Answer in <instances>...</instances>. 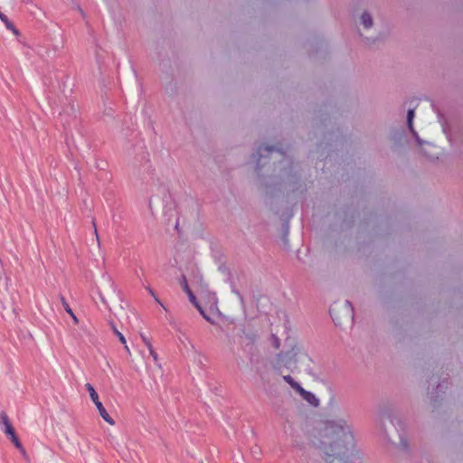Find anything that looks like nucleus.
Segmentation results:
<instances>
[{
  "mask_svg": "<svg viewBox=\"0 0 463 463\" xmlns=\"http://www.w3.org/2000/svg\"><path fill=\"white\" fill-rule=\"evenodd\" d=\"M11 441L14 443V445L19 449L23 453H25L24 448H23V445L21 443V441L19 440L18 437L15 436L14 437L13 439H11Z\"/></svg>",
  "mask_w": 463,
  "mask_h": 463,
  "instance_id": "a211bd4d",
  "label": "nucleus"
},
{
  "mask_svg": "<svg viewBox=\"0 0 463 463\" xmlns=\"http://www.w3.org/2000/svg\"><path fill=\"white\" fill-rule=\"evenodd\" d=\"M383 424L389 440L405 449L408 444L403 433V423L401 419L395 415H388Z\"/></svg>",
  "mask_w": 463,
  "mask_h": 463,
  "instance_id": "f03ea898",
  "label": "nucleus"
},
{
  "mask_svg": "<svg viewBox=\"0 0 463 463\" xmlns=\"http://www.w3.org/2000/svg\"><path fill=\"white\" fill-rule=\"evenodd\" d=\"M115 334L118 336V338L120 341V343L122 345H126L127 341H126L125 336L118 330H115Z\"/></svg>",
  "mask_w": 463,
  "mask_h": 463,
  "instance_id": "aec40b11",
  "label": "nucleus"
},
{
  "mask_svg": "<svg viewBox=\"0 0 463 463\" xmlns=\"http://www.w3.org/2000/svg\"><path fill=\"white\" fill-rule=\"evenodd\" d=\"M124 348L126 350V352L128 354H131V352H130V349L128 347V345L126 344V345H124Z\"/></svg>",
  "mask_w": 463,
  "mask_h": 463,
  "instance_id": "5701e85b",
  "label": "nucleus"
},
{
  "mask_svg": "<svg viewBox=\"0 0 463 463\" xmlns=\"http://www.w3.org/2000/svg\"><path fill=\"white\" fill-rule=\"evenodd\" d=\"M414 117H415L414 109H409L407 112V125H408V128L411 130V132L414 136H417V133L413 129V124H412Z\"/></svg>",
  "mask_w": 463,
  "mask_h": 463,
  "instance_id": "f8f14e48",
  "label": "nucleus"
},
{
  "mask_svg": "<svg viewBox=\"0 0 463 463\" xmlns=\"http://www.w3.org/2000/svg\"><path fill=\"white\" fill-rule=\"evenodd\" d=\"M2 430L7 435V437L10 439L16 436L13 426H7L6 428H2Z\"/></svg>",
  "mask_w": 463,
  "mask_h": 463,
  "instance_id": "dca6fc26",
  "label": "nucleus"
},
{
  "mask_svg": "<svg viewBox=\"0 0 463 463\" xmlns=\"http://www.w3.org/2000/svg\"><path fill=\"white\" fill-rule=\"evenodd\" d=\"M60 299H61V305L64 307L65 311L71 317V318L73 319V321L75 323H78L79 320H78L77 317L73 313L72 309L70 307L69 304L67 303V301L65 300L63 296L61 295Z\"/></svg>",
  "mask_w": 463,
  "mask_h": 463,
  "instance_id": "9b49d317",
  "label": "nucleus"
},
{
  "mask_svg": "<svg viewBox=\"0 0 463 463\" xmlns=\"http://www.w3.org/2000/svg\"><path fill=\"white\" fill-rule=\"evenodd\" d=\"M198 279L201 282L203 280L202 275L198 272L197 274Z\"/></svg>",
  "mask_w": 463,
  "mask_h": 463,
  "instance_id": "b1692460",
  "label": "nucleus"
},
{
  "mask_svg": "<svg viewBox=\"0 0 463 463\" xmlns=\"http://www.w3.org/2000/svg\"><path fill=\"white\" fill-rule=\"evenodd\" d=\"M303 400H305L308 404H310L313 407H318L319 406V399L316 397V395L308 391H306L304 388H300L297 392Z\"/></svg>",
  "mask_w": 463,
  "mask_h": 463,
  "instance_id": "6e6552de",
  "label": "nucleus"
},
{
  "mask_svg": "<svg viewBox=\"0 0 463 463\" xmlns=\"http://www.w3.org/2000/svg\"><path fill=\"white\" fill-rule=\"evenodd\" d=\"M93 225H95V222H93ZM96 227V226H94ZM95 234H96V237L98 238V232H97V228H95Z\"/></svg>",
  "mask_w": 463,
  "mask_h": 463,
  "instance_id": "393cba45",
  "label": "nucleus"
},
{
  "mask_svg": "<svg viewBox=\"0 0 463 463\" xmlns=\"http://www.w3.org/2000/svg\"><path fill=\"white\" fill-rule=\"evenodd\" d=\"M7 426H12L7 415L5 412H0V427H1V429L6 428Z\"/></svg>",
  "mask_w": 463,
  "mask_h": 463,
  "instance_id": "4468645a",
  "label": "nucleus"
},
{
  "mask_svg": "<svg viewBox=\"0 0 463 463\" xmlns=\"http://www.w3.org/2000/svg\"><path fill=\"white\" fill-rule=\"evenodd\" d=\"M345 306H346L347 307H350V303H349L348 301H346V302H345Z\"/></svg>",
  "mask_w": 463,
  "mask_h": 463,
  "instance_id": "bb28decb",
  "label": "nucleus"
},
{
  "mask_svg": "<svg viewBox=\"0 0 463 463\" xmlns=\"http://www.w3.org/2000/svg\"><path fill=\"white\" fill-rule=\"evenodd\" d=\"M112 329H113V331H114V332H115V330H118V329L115 327V326H112Z\"/></svg>",
  "mask_w": 463,
  "mask_h": 463,
  "instance_id": "cd10ccee",
  "label": "nucleus"
},
{
  "mask_svg": "<svg viewBox=\"0 0 463 463\" xmlns=\"http://www.w3.org/2000/svg\"><path fill=\"white\" fill-rule=\"evenodd\" d=\"M0 20L5 24L6 29L10 30L14 35L18 36L20 34L19 31L15 28L11 21L7 18V16L0 12Z\"/></svg>",
  "mask_w": 463,
  "mask_h": 463,
  "instance_id": "1a4fd4ad",
  "label": "nucleus"
},
{
  "mask_svg": "<svg viewBox=\"0 0 463 463\" xmlns=\"http://www.w3.org/2000/svg\"><path fill=\"white\" fill-rule=\"evenodd\" d=\"M85 387L90 393V397L91 401L96 405L101 418L106 422H108L109 425H114L115 424L114 420L109 415L106 409L104 408L102 403L99 402V395H98L97 392L95 391L94 387L90 383H86Z\"/></svg>",
  "mask_w": 463,
  "mask_h": 463,
  "instance_id": "20e7f679",
  "label": "nucleus"
},
{
  "mask_svg": "<svg viewBox=\"0 0 463 463\" xmlns=\"http://www.w3.org/2000/svg\"><path fill=\"white\" fill-rule=\"evenodd\" d=\"M301 355H306L304 347L301 345L296 344L285 353L284 359L286 363L290 365L291 362L296 363L298 361V357Z\"/></svg>",
  "mask_w": 463,
  "mask_h": 463,
  "instance_id": "423d86ee",
  "label": "nucleus"
},
{
  "mask_svg": "<svg viewBox=\"0 0 463 463\" xmlns=\"http://www.w3.org/2000/svg\"><path fill=\"white\" fill-rule=\"evenodd\" d=\"M313 443L323 453L326 463H351L361 458L350 428L342 418L322 423Z\"/></svg>",
  "mask_w": 463,
  "mask_h": 463,
  "instance_id": "f257e3e1",
  "label": "nucleus"
},
{
  "mask_svg": "<svg viewBox=\"0 0 463 463\" xmlns=\"http://www.w3.org/2000/svg\"><path fill=\"white\" fill-rule=\"evenodd\" d=\"M257 155L259 156L257 159L258 168L262 167L266 164L265 162L262 163V160L267 156H269L271 158L283 157V155L279 150L275 149L274 146H260L258 149Z\"/></svg>",
  "mask_w": 463,
  "mask_h": 463,
  "instance_id": "39448f33",
  "label": "nucleus"
},
{
  "mask_svg": "<svg viewBox=\"0 0 463 463\" xmlns=\"http://www.w3.org/2000/svg\"><path fill=\"white\" fill-rule=\"evenodd\" d=\"M140 337L143 341V343L146 345L148 348L150 355L153 357L154 361L156 362L158 360L157 354L155 352L151 341L149 338H147L144 334H140Z\"/></svg>",
  "mask_w": 463,
  "mask_h": 463,
  "instance_id": "9d476101",
  "label": "nucleus"
},
{
  "mask_svg": "<svg viewBox=\"0 0 463 463\" xmlns=\"http://www.w3.org/2000/svg\"><path fill=\"white\" fill-rule=\"evenodd\" d=\"M15 0H2V2L9 6H13Z\"/></svg>",
  "mask_w": 463,
  "mask_h": 463,
  "instance_id": "412c9836",
  "label": "nucleus"
},
{
  "mask_svg": "<svg viewBox=\"0 0 463 463\" xmlns=\"http://www.w3.org/2000/svg\"><path fill=\"white\" fill-rule=\"evenodd\" d=\"M283 379L296 392H298L301 388V385L298 382H296L290 375H285L283 376Z\"/></svg>",
  "mask_w": 463,
  "mask_h": 463,
  "instance_id": "ddd939ff",
  "label": "nucleus"
},
{
  "mask_svg": "<svg viewBox=\"0 0 463 463\" xmlns=\"http://www.w3.org/2000/svg\"><path fill=\"white\" fill-rule=\"evenodd\" d=\"M148 291L149 294H151L155 298V300L159 303V300L156 298L155 292L150 288H148Z\"/></svg>",
  "mask_w": 463,
  "mask_h": 463,
  "instance_id": "4be33fe9",
  "label": "nucleus"
},
{
  "mask_svg": "<svg viewBox=\"0 0 463 463\" xmlns=\"http://www.w3.org/2000/svg\"><path fill=\"white\" fill-rule=\"evenodd\" d=\"M359 24L364 31L373 29L374 25V18L373 13L368 10L363 11L359 17Z\"/></svg>",
  "mask_w": 463,
  "mask_h": 463,
  "instance_id": "0eeeda50",
  "label": "nucleus"
},
{
  "mask_svg": "<svg viewBox=\"0 0 463 463\" xmlns=\"http://www.w3.org/2000/svg\"><path fill=\"white\" fill-rule=\"evenodd\" d=\"M414 137H416V139L419 141V144H421V141H420L418 135H417V136H414Z\"/></svg>",
  "mask_w": 463,
  "mask_h": 463,
  "instance_id": "a878e982",
  "label": "nucleus"
},
{
  "mask_svg": "<svg viewBox=\"0 0 463 463\" xmlns=\"http://www.w3.org/2000/svg\"><path fill=\"white\" fill-rule=\"evenodd\" d=\"M198 309V311L200 312V314L204 317V319H206L208 322L210 323H213V321L211 319V317L206 315V313L204 312V310L202 308L201 306H199L198 307H196Z\"/></svg>",
  "mask_w": 463,
  "mask_h": 463,
  "instance_id": "6ab92c4d",
  "label": "nucleus"
},
{
  "mask_svg": "<svg viewBox=\"0 0 463 463\" xmlns=\"http://www.w3.org/2000/svg\"><path fill=\"white\" fill-rule=\"evenodd\" d=\"M179 282H180V285H181L183 290L185 293L191 290L189 286H188L186 276L184 274L182 275V277L180 278Z\"/></svg>",
  "mask_w": 463,
  "mask_h": 463,
  "instance_id": "2eb2a0df",
  "label": "nucleus"
},
{
  "mask_svg": "<svg viewBox=\"0 0 463 463\" xmlns=\"http://www.w3.org/2000/svg\"><path fill=\"white\" fill-rule=\"evenodd\" d=\"M101 302L108 306L106 296L113 298L117 295V288L112 278L109 275H103L101 288L99 291Z\"/></svg>",
  "mask_w": 463,
  "mask_h": 463,
  "instance_id": "7ed1b4c3",
  "label": "nucleus"
},
{
  "mask_svg": "<svg viewBox=\"0 0 463 463\" xmlns=\"http://www.w3.org/2000/svg\"><path fill=\"white\" fill-rule=\"evenodd\" d=\"M188 298H189V300L190 302L195 307H198L200 305L199 303L197 302L196 300V298L194 296V294L192 292V290L186 292Z\"/></svg>",
  "mask_w": 463,
  "mask_h": 463,
  "instance_id": "f3484780",
  "label": "nucleus"
}]
</instances>
